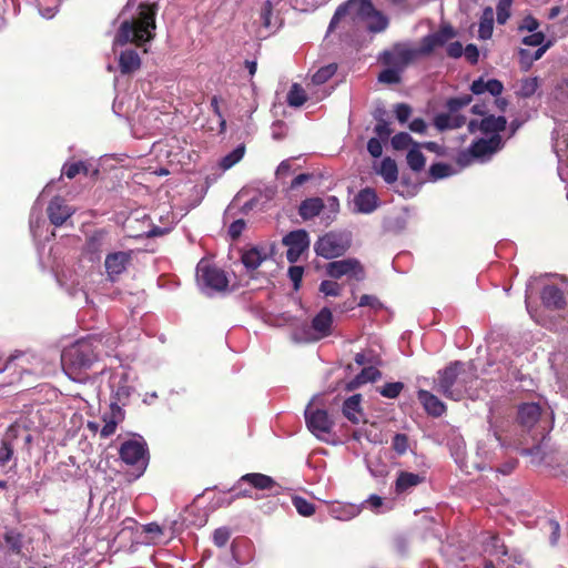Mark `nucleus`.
<instances>
[{
	"instance_id": "nucleus-1",
	"label": "nucleus",
	"mask_w": 568,
	"mask_h": 568,
	"mask_svg": "<svg viewBox=\"0 0 568 568\" xmlns=\"http://www.w3.org/2000/svg\"><path fill=\"white\" fill-rule=\"evenodd\" d=\"M477 378L473 363L452 362L438 371L435 389L449 399L460 400L469 393Z\"/></svg>"
},
{
	"instance_id": "nucleus-2",
	"label": "nucleus",
	"mask_w": 568,
	"mask_h": 568,
	"mask_svg": "<svg viewBox=\"0 0 568 568\" xmlns=\"http://www.w3.org/2000/svg\"><path fill=\"white\" fill-rule=\"evenodd\" d=\"M154 17V7L141 3L135 14L122 19L119 31L114 38V47L123 45L129 42L141 44L153 39L155 30Z\"/></svg>"
},
{
	"instance_id": "nucleus-3",
	"label": "nucleus",
	"mask_w": 568,
	"mask_h": 568,
	"mask_svg": "<svg viewBox=\"0 0 568 568\" xmlns=\"http://www.w3.org/2000/svg\"><path fill=\"white\" fill-rule=\"evenodd\" d=\"M345 17L352 21H364L371 32H382L388 26V19L381 11H377L371 0H348L339 6L328 26V31L336 28L337 23Z\"/></svg>"
},
{
	"instance_id": "nucleus-4",
	"label": "nucleus",
	"mask_w": 568,
	"mask_h": 568,
	"mask_svg": "<svg viewBox=\"0 0 568 568\" xmlns=\"http://www.w3.org/2000/svg\"><path fill=\"white\" fill-rule=\"evenodd\" d=\"M100 344V338L88 336L65 347L61 354L64 372L70 377L75 378L81 372L89 369L98 359L97 348Z\"/></svg>"
},
{
	"instance_id": "nucleus-5",
	"label": "nucleus",
	"mask_w": 568,
	"mask_h": 568,
	"mask_svg": "<svg viewBox=\"0 0 568 568\" xmlns=\"http://www.w3.org/2000/svg\"><path fill=\"white\" fill-rule=\"evenodd\" d=\"M196 277L199 286L206 294L223 292L229 285L225 272L205 261H201L197 264Z\"/></svg>"
},
{
	"instance_id": "nucleus-6",
	"label": "nucleus",
	"mask_w": 568,
	"mask_h": 568,
	"mask_svg": "<svg viewBox=\"0 0 568 568\" xmlns=\"http://www.w3.org/2000/svg\"><path fill=\"white\" fill-rule=\"evenodd\" d=\"M133 378L124 368L113 371L109 378V387L112 393L111 408H116L119 414L122 413L120 405H125L133 392Z\"/></svg>"
},
{
	"instance_id": "nucleus-7",
	"label": "nucleus",
	"mask_w": 568,
	"mask_h": 568,
	"mask_svg": "<svg viewBox=\"0 0 568 568\" xmlns=\"http://www.w3.org/2000/svg\"><path fill=\"white\" fill-rule=\"evenodd\" d=\"M501 146L503 141L500 135H491L489 139H479L471 143L467 151L458 155L457 162L463 166L468 165L471 159L485 162L500 150Z\"/></svg>"
},
{
	"instance_id": "nucleus-8",
	"label": "nucleus",
	"mask_w": 568,
	"mask_h": 568,
	"mask_svg": "<svg viewBox=\"0 0 568 568\" xmlns=\"http://www.w3.org/2000/svg\"><path fill=\"white\" fill-rule=\"evenodd\" d=\"M351 239L345 233L328 232L314 244V251L326 260L343 255L349 247Z\"/></svg>"
},
{
	"instance_id": "nucleus-9",
	"label": "nucleus",
	"mask_w": 568,
	"mask_h": 568,
	"mask_svg": "<svg viewBox=\"0 0 568 568\" xmlns=\"http://www.w3.org/2000/svg\"><path fill=\"white\" fill-rule=\"evenodd\" d=\"M308 430L321 440H326L331 434L334 422L325 409L316 408L310 403L304 412Z\"/></svg>"
},
{
	"instance_id": "nucleus-10",
	"label": "nucleus",
	"mask_w": 568,
	"mask_h": 568,
	"mask_svg": "<svg viewBox=\"0 0 568 568\" xmlns=\"http://www.w3.org/2000/svg\"><path fill=\"white\" fill-rule=\"evenodd\" d=\"M420 54L422 49H416L407 43H397L390 50L382 53V61L387 67L404 71Z\"/></svg>"
},
{
	"instance_id": "nucleus-11",
	"label": "nucleus",
	"mask_w": 568,
	"mask_h": 568,
	"mask_svg": "<svg viewBox=\"0 0 568 568\" xmlns=\"http://www.w3.org/2000/svg\"><path fill=\"white\" fill-rule=\"evenodd\" d=\"M471 97L465 95L462 98L450 99L447 103L449 113L439 114L435 118V125L440 131L447 129H457L465 124L466 118L457 114V111L463 106H466L470 103Z\"/></svg>"
},
{
	"instance_id": "nucleus-12",
	"label": "nucleus",
	"mask_w": 568,
	"mask_h": 568,
	"mask_svg": "<svg viewBox=\"0 0 568 568\" xmlns=\"http://www.w3.org/2000/svg\"><path fill=\"white\" fill-rule=\"evenodd\" d=\"M326 273L333 278L346 276L349 280L363 281L365 277L361 262L352 257L329 262L326 265Z\"/></svg>"
},
{
	"instance_id": "nucleus-13",
	"label": "nucleus",
	"mask_w": 568,
	"mask_h": 568,
	"mask_svg": "<svg viewBox=\"0 0 568 568\" xmlns=\"http://www.w3.org/2000/svg\"><path fill=\"white\" fill-rule=\"evenodd\" d=\"M568 293V282L560 278L544 285L540 298L542 305L548 310H561L566 305V294Z\"/></svg>"
},
{
	"instance_id": "nucleus-14",
	"label": "nucleus",
	"mask_w": 568,
	"mask_h": 568,
	"mask_svg": "<svg viewBox=\"0 0 568 568\" xmlns=\"http://www.w3.org/2000/svg\"><path fill=\"white\" fill-rule=\"evenodd\" d=\"M120 457L125 464L135 466L143 471L148 464L145 443L138 439L124 442L120 448Z\"/></svg>"
},
{
	"instance_id": "nucleus-15",
	"label": "nucleus",
	"mask_w": 568,
	"mask_h": 568,
	"mask_svg": "<svg viewBox=\"0 0 568 568\" xmlns=\"http://www.w3.org/2000/svg\"><path fill=\"white\" fill-rule=\"evenodd\" d=\"M283 244L287 246L286 258L290 263L298 261L301 255L310 246V237L305 230L292 231L283 237Z\"/></svg>"
},
{
	"instance_id": "nucleus-16",
	"label": "nucleus",
	"mask_w": 568,
	"mask_h": 568,
	"mask_svg": "<svg viewBox=\"0 0 568 568\" xmlns=\"http://www.w3.org/2000/svg\"><path fill=\"white\" fill-rule=\"evenodd\" d=\"M111 245L109 233L104 230L92 232L85 241L83 254L91 262H99L101 254Z\"/></svg>"
},
{
	"instance_id": "nucleus-17",
	"label": "nucleus",
	"mask_w": 568,
	"mask_h": 568,
	"mask_svg": "<svg viewBox=\"0 0 568 568\" xmlns=\"http://www.w3.org/2000/svg\"><path fill=\"white\" fill-rule=\"evenodd\" d=\"M131 262V253L119 251L109 253L105 256L104 267L108 278L112 282L116 281L118 277L125 272Z\"/></svg>"
},
{
	"instance_id": "nucleus-18",
	"label": "nucleus",
	"mask_w": 568,
	"mask_h": 568,
	"mask_svg": "<svg viewBox=\"0 0 568 568\" xmlns=\"http://www.w3.org/2000/svg\"><path fill=\"white\" fill-rule=\"evenodd\" d=\"M273 248L267 245L251 246L242 252L241 261L247 271L256 270L263 262L270 260Z\"/></svg>"
},
{
	"instance_id": "nucleus-19",
	"label": "nucleus",
	"mask_w": 568,
	"mask_h": 568,
	"mask_svg": "<svg viewBox=\"0 0 568 568\" xmlns=\"http://www.w3.org/2000/svg\"><path fill=\"white\" fill-rule=\"evenodd\" d=\"M333 314L328 307H323L312 321L314 336L306 337L303 341H317L332 333Z\"/></svg>"
},
{
	"instance_id": "nucleus-20",
	"label": "nucleus",
	"mask_w": 568,
	"mask_h": 568,
	"mask_svg": "<svg viewBox=\"0 0 568 568\" xmlns=\"http://www.w3.org/2000/svg\"><path fill=\"white\" fill-rule=\"evenodd\" d=\"M506 124L507 121L505 116L488 115L485 116L479 123L475 120H471L468 123V129L471 133L479 130L485 134L499 135L498 133L505 130Z\"/></svg>"
},
{
	"instance_id": "nucleus-21",
	"label": "nucleus",
	"mask_w": 568,
	"mask_h": 568,
	"mask_svg": "<svg viewBox=\"0 0 568 568\" xmlns=\"http://www.w3.org/2000/svg\"><path fill=\"white\" fill-rule=\"evenodd\" d=\"M456 36L450 26H443L437 32L426 36L422 41V54L430 53L435 48L442 47Z\"/></svg>"
},
{
	"instance_id": "nucleus-22",
	"label": "nucleus",
	"mask_w": 568,
	"mask_h": 568,
	"mask_svg": "<svg viewBox=\"0 0 568 568\" xmlns=\"http://www.w3.org/2000/svg\"><path fill=\"white\" fill-rule=\"evenodd\" d=\"M47 211L49 220L54 226L63 225L74 213V209L65 204L61 197H54Z\"/></svg>"
},
{
	"instance_id": "nucleus-23",
	"label": "nucleus",
	"mask_w": 568,
	"mask_h": 568,
	"mask_svg": "<svg viewBox=\"0 0 568 568\" xmlns=\"http://www.w3.org/2000/svg\"><path fill=\"white\" fill-rule=\"evenodd\" d=\"M354 205L358 213L369 214L378 206L376 192L371 187L361 190L354 197Z\"/></svg>"
},
{
	"instance_id": "nucleus-24",
	"label": "nucleus",
	"mask_w": 568,
	"mask_h": 568,
	"mask_svg": "<svg viewBox=\"0 0 568 568\" xmlns=\"http://www.w3.org/2000/svg\"><path fill=\"white\" fill-rule=\"evenodd\" d=\"M417 397L429 415L439 417L445 413V404L430 392L420 389L417 394Z\"/></svg>"
},
{
	"instance_id": "nucleus-25",
	"label": "nucleus",
	"mask_w": 568,
	"mask_h": 568,
	"mask_svg": "<svg viewBox=\"0 0 568 568\" xmlns=\"http://www.w3.org/2000/svg\"><path fill=\"white\" fill-rule=\"evenodd\" d=\"M470 90L476 95L489 92L493 97H498L501 94L504 85L496 79L485 81L483 78H479L471 83Z\"/></svg>"
},
{
	"instance_id": "nucleus-26",
	"label": "nucleus",
	"mask_w": 568,
	"mask_h": 568,
	"mask_svg": "<svg viewBox=\"0 0 568 568\" xmlns=\"http://www.w3.org/2000/svg\"><path fill=\"white\" fill-rule=\"evenodd\" d=\"M361 402V395L355 394L348 397L343 404V415L353 424H358L361 420H363Z\"/></svg>"
},
{
	"instance_id": "nucleus-27",
	"label": "nucleus",
	"mask_w": 568,
	"mask_h": 568,
	"mask_svg": "<svg viewBox=\"0 0 568 568\" xmlns=\"http://www.w3.org/2000/svg\"><path fill=\"white\" fill-rule=\"evenodd\" d=\"M119 67L123 74L132 73L140 69L141 59L136 50L126 49L119 55Z\"/></svg>"
},
{
	"instance_id": "nucleus-28",
	"label": "nucleus",
	"mask_w": 568,
	"mask_h": 568,
	"mask_svg": "<svg viewBox=\"0 0 568 568\" xmlns=\"http://www.w3.org/2000/svg\"><path fill=\"white\" fill-rule=\"evenodd\" d=\"M325 207V204L320 197H310L304 200L298 207V214L303 220H311L317 216L322 210Z\"/></svg>"
},
{
	"instance_id": "nucleus-29",
	"label": "nucleus",
	"mask_w": 568,
	"mask_h": 568,
	"mask_svg": "<svg viewBox=\"0 0 568 568\" xmlns=\"http://www.w3.org/2000/svg\"><path fill=\"white\" fill-rule=\"evenodd\" d=\"M540 417V406L536 403H527L519 407L518 418L524 426L531 427Z\"/></svg>"
},
{
	"instance_id": "nucleus-30",
	"label": "nucleus",
	"mask_w": 568,
	"mask_h": 568,
	"mask_svg": "<svg viewBox=\"0 0 568 568\" xmlns=\"http://www.w3.org/2000/svg\"><path fill=\"white\" fill-rule=\"evenodd\" d=\"M424 481V477L408 471H400L396 479V493L402 494L410 490Z\"/></svg>"
},
{
	"instance_id": "nucleus-31",
	"label": "nucleus",
	"mask_w": 568,
	"mask_h": 568,
	"mask_svg": "<svg viewBox=\"0 0 568 568\" xmlns=\"http://www.w3.org/2000/svg\"><path fill=\"white\" fill-rule=\"evenodd\" d=\"M240 480L246 481L251 484L254 488L260 490H270L276 485L275 480L272 477L260 473L246 474L242 476Z\"/></svg>"
},
{
	"instance_id": "nucleus-32",
	"label": "nucleus",
	"mask_w": 568,
	"mask_h": 568,
	"mask_svg": "<svg viewBox=\"0 0 568 568\" xmlns=\"http://www.w3.org/2000/svg\"><path fill=\"white\" fill-rule=\"evenodd\" d=\"M494 30V10L490 7H486L483 10L480 21H479V29H478V37L481 40H488L493 36Z\"/></svg>"
},
{
	"instance_id": "nucleus-33",
	"label": "nucleus",
	"mask_w": 568,
	"mask_h": 568,
	"mask_svg": "<svg viewBox=\"0 0 568 568\" xmlns=\"http://www.w3.org/2000/svg\"><path fill=\"white\" fill-rule=\"evenodd\" d=\"M376 172L384 179L388 184L394 183L398 178V170L396 162L390 158L382 160Z\"/></svg>"
},
{
	"instance_id": "nucleus-34",
	"label": "nucleus",
	"mask_w": 568,
	"mask_h": 568,
	"mask_svg": "<svg viewBox=\"0 0 568 568\" xmlns=\"http://www.w3.org/2000/svg\"><path fill=\"white\" fill-rule=\"evenodd\" d=\"M381 376H382V374L376 367H374V366L364 367L361 371V373L349 383V388L353 389L363 384H366L369 382H375L378 378H381Z\"/></svg>"
},
{
	"instance_id": "nucleus-35",
	"label": "nucleus",
	"mask_w": 568,
	"mask_h": 568,
	"mask_svg": "<svg viewBox=\"0 0 568 568\" xmlns=\"http://www.w3.org/2000/svg\"><path fill=\"white\" fill-rule=\"evenodd\" d=\"M420 148L422 145L419 143H414L406 156L407 165L415 172L422 171L425 166V158L420 152Z\"/></svg>"
},
{
	"instance_id": "nucleus-36",
	"label": "nucleus",
	"mask_w": 568,
	"mask_h": 568,
	"mask_svg": "<svg viewBox=\"0 0 568 568\" xmlns=\"http://www.w3.org/2000/svg\"><path fill=\"white\" fill-rule=\"evenodd\" d=\"M112 409V415L111 417H104V425L100 432V436L103 437V438H108L110 437L111 435H113L116 430V426H118V423L120 422L121 419V414H119L116 412V408H111Z\"/></svg>"
},
{
	"instance_id": "nucleus-37",
	"label": "nucleus",
	"mask_w": 568,
	"mask_h": 568,
	"mask_svg": "<svg viewBox=\"0 0 568 568\" xmlns=\"http://www.w3.org/2000/svg\"><path fill=\"white\" fill-rule=\"evenodd\" d=\"M286 100H287L288 105H291V106H295V108L301 106L306 101L305 91L303 90V88L300 84L294 83L287 93Z\"/></svg>"
},
{
	"instance_id": "nucleus-38",
	"label": "nucleus",
	"mask_w": 568,
	"mask_h": 568,
	"mask_svg": "<svg viewBox=\"0 0 568 568\" xmlns=\"http://www.w3.org/2000/svg\"><path fill=\"white\" fill-rule=\"evenodd\" d=\"M244 153H245L244 145H239L232 152H230L229 154L223 156L221 160V163H220L221 166L223 168V170H229L233 165H235L237 162H240L242 160V158L244 156Z\"/></svg>"
},
{
	"instance_id": "nucleus-39",
	"label": "nucleus",
	"mask_w": 568,
	"mask_h": 568,
	"mask_svg": "<svg viewBox=\"0 0 568 568\" xmlns=\"http://www.w3.org/2000/svg\"><path fill=\"white\" fill-rule=\"evenodd\" d=\"M292 504L301 516L308 517L315 513L314 505L301 496H294Z\"/></svg>"
},
{
	"instance_id": "nucleus-40",
	"label": "nucleus",
	"mask_w": 568,
	"mask_h": 568,
	"mask_svg": "<svg viewBox=\"0 0 568 568\" xmlns=\"http://www.w3.org/2000/svg\"><path fill=\"white\" fill-rule=\"evenodd\" d=\"M390 143L394 150L400 151L408 148H413L414 143L416 142L412 139V136L408 133L400 132L392 138Z\"/></svg>"
},
{
	"instance_id": "nucleus-41",
	"label": "nucleus",
	"mask_w": 568,
	"mask_h": 568,
	"mask_svg": "<svg viewBox=\"0 0 568 568\" xmlns=\"http://www.w3.org/2000/svg\"><path fill=\"white\" fill-rule=\"evenodd\" d=\"M403 71L393 68L387 67L385 70H383L378 75V81L382 83L387 84H396L400 82V74Z\"/></svg>"
},
{
	"instance_id": "nucleus-42",
	"label": "nucleus",
	"mask_w": 568,
	"mask_h": 568,
	"mask_svg": "<svg viewBox=\"0 0 568 568\" xmlns=\"http://www.w3.org/2000/svg\"><path fill=\"white\" fill-rule=\"evenodd\" d=\"M538 85L537 78H526L520 82L518 94L523 98H529L537 91Z\"/></svg>"
},
{
	"instance_id": "nucleus-43",
	"label": "nucleus",
	"mask_w": 568,
	"mask_h": 568,
	"mask_svg": "<svg viewBox=\"0 0 568 568\" xmlns=\"http://www.w3.org/2000/svg\"><path fill=\"white\" fill-rule=\"evenodd\" d=\"M336 72V65L328 64L318 69L312 77V81L315 84H323L331 79Z\"/></svg>"
},
{
	"instance_id": "nucleus-44",
	"label": "nucleus",
	"mask_w": 568,
	"mask_h": 568,
	"mask_svg": "<svg viewBox=\"0 0 568 568\" xmlns=\"http://www.w3.org/2000/svg\"><path fill=\"white\" fill-rule=\"evenodd\" d=\"M358 514L354 506H337L332 508V515L338 520H349Z\"/></svg>"
},
{
	"instance_id": "nucleus-45",
	"label": "nucleus",
	"mask_w": 568,
	"mask_h": 568,
	"mask_svg": "<svg viewBox=\"0 0 568 568\" xmlns=\"http://www.w3.org/2000/svg\"><path fill=\"white\" fill-rule=\"evenodd\" d=\"M513 0H499L496 7L497 22L505 24L510 17Z\"/></svg>"
},
{
	"instance_id": "nucleus-46",
	"label": "nucleus",
	"mask_w": 568,
	"mask_h": 568,
	"mask_svg": "<svg viewBox=\"0 0 568 568\" xmlns=\"http://www.w3.org/2000/svg\"><path fill=\"white\" fill-rule=\"evenodd\" d=\"M454 173L453 168L445 163H435L429 169V174L434 180L448 178Z\"/></svg>"
},
{
	"instance_id": "nucleus-47",
	"label": "nucleus",
	"mask_w": 568,
	"mask_h": 568,
	"mask_svg": "<svg viewBox=\"0 0 568 568\" xmlns=\"http://www.w3.org/2000/svg\"><path fill=\"white\" fill-rule=\"evenodd\" d=\"M403 388H404V384L400 382L386 383L379 389V394L386 398L394 399L399 396Z\"/></svg>"
},
{
	"instance_id": "nucleus-48",
	"label": "nucleus",
	"mask_w": 568,
	"mask_h": 568,
	"mask_svg": "<svg viewBox=\"0 0 568 568\" xmlns=\"http://www.w3.org/2000/svg\"><path fill=\"white\" fill-rule=\"evenodd\" d=\"M485 551L489 555H503L506 556L508 554L505 545L501 542L500 538L498 536H491L489 538V541L487 542V546L485 548Z\"/></svg>"
},
{
	"instance_id": "nucleus-49",
	"label": "nucleus",
	"mask_w": 568,
	"mask_h": 568,
	"mask_svg": "<svg viewBox=\"0 0 568 568\" xmlns=\"http://www.w3.org/2000/svg\"><path fill=\"white\" fill-rule=\"evenodd\" d=\"M320 292L325 296H339L342 292V285L335 281L325 280L320 284Z\"/></svg>"
},
{
	"instance_id": "nucleus-50",
	"label": "nucleus",
	"mask_w": 568,
	"mask_h": 568,
	"mask_svg": "<svg viewBox=\"0 0 568 568\" xmlns=\"http://www.w3.org/2000/svg\"><path fill=\"white\" fill-rule=\"evenodd\" d=\"M364 506L375 513H384L390 507H384V499L377 495H371L365 501Z\"/></svg>"
},
{
	"instance_id": "nucleus-51",
	"label": "nucleus",
	"mask_w": 568,
	"mask_h": 568,
	"mask_svg": "<svg viewBox=\"0 0 568 568\" xmlns=\"http://www.w3.org/2000/svg\"><path fill=\"white\" fill-rule=\"evenodd\" d=\"M81 171L87 173V166L83 162L67 163L62 169V173L69 179L75 178Z\"/></svg>"
},
{
	"instance_id": "nucleus-52",
	"label": "nucleus",
	"mask_w": 568,
	"mask_h": 568,
	"mask_svg": "<svg viewBox=\"0 0 568 568\" xmlns=\"http://www.w3.org/2000/svg\"><path fill=\"white\" fill-rule=\"evenodd\" d=\"M278 3V1L273 2L272 0H265L262 9H261V19L263 24L268 28L271 26V18L273 14L274 7Z\"/></svg>"
},
{
	"instance_id": "nucleus-53",
	"label": "nucleus",
	"mask_w": 568,
	"mask_h": 568,
	"mask_svg": "<svg viewBox=\"0 0 568 568\" xmlns=\"http://www.w3.org/2000/svg\"><path fill=\"white\" fill-rule=\"evenodd\" d=\"M392 446L398 455L405 454L408 449V437L405 434H396L393 438Z\"/></svg>"
},
{
	"instance_id": "nucleus-54",
	"label": "nucleus",
	"mask_w": 568,
	"mask_h": 568,
	"mask_svg": "<svg viewBox=\"0 0 568 568\" xmlns=\"http://www.w3.org/2000/svg\"><path fill=\"white\" fill-rule=\"evenodd\" d=\"M545 34L540 31L531 32V34L523 38V43L528 47H539L545 42Z\"/></svg>"
},
{
	"instance_id": "nucleus-55",
	"label": "nucleus",
	"mask_w": 568,
	"mask_h": 568,
	"mask_svg": "<svg viewBox=\"0 0 568 568\" xmlns=\"http://www.w3.org/2000/svg\"><path fill=\"white\" fill-rule=\"evenodd\" d=\"M6 542L10 546L13 551H20L21 537L16 530H8L4 535Z\"/></svg>"
},
{
	"instance_id": "nucleus-56",
	"label": "nucleus",
	"mask_w": 568,
	"mask_h": 568,
	"mask_svg": "<svg viewBox=\"0 0 568 568\" xmlns=\"http://www.w3.org/2000/svg\"><path fill=\"white\" fill-rule=\"evenodd\" d=\"M374 131L377 134L378 139L381 140H386L392 134L389 123L383 119H378V122L375 125Z\"/></svg>"
},
{
	"instance_id": "nucleus-57",
	"label": "nucleus",
	"mask_w": 568,
	"mask_h": 568,
	"mask_svg": "<svg viewBox=\"0 0 568 568\" xmlns=\"http://www.w3.org/2000/svg\"><path fill=\"white\" fill-rule=\"evenodd\" d=\"M304 268L302 266H291L288 268L290 280L293 282L294 290H298L303 278Z\"/></svg>"
},
{
	"instance_id": "nucleus-58",
	"label": "nucleus",
	"mask_w": 568,
	"mask_h": 568,
	"mask_svg": "<svg viewBox=\"0 0 568 568\" xmlns=\"http://www.w3.org/2000/svg\"><path fill=\"white\" fill-rule=\"evenodd\" d=\"M230 539V531L227 528H217L213 534V541L217 547H223Z\"/></svg>"
},
{
	"instance_id": "nucleus-59",
	"label": "nucleus",
	"mask_w": 568,
	"mask_h": 568,
	"mask_svg": "<svg viewBox=\"0 0 568 568\" xmlns=\"http://www.w3.org/2000/svg\"><path fill=\"white\" fill-rule=\"evenodd\" d=\"M539 28V21L532 16L524 18L521 24L518 27L519 31L535 32Z\"/></svg>"
},
{
	"instance_id": "nucleus-60",
	"label": "nucleus",
	"mask_w": 568,
	"mask_h": 568,
	"mask_svg": "<svg viewBox=\"0 0 568 568\" xmlns=\"http://www.w3.org/2000/svg\"><path fill=\"white\" fill-rule=\"evenodd\" d=\"M412 109L405 103H399L395 106V114L400 123H405L410 116Z\"/></svg>"
},
{
	"instance_id": "nucleus-61",
	"label": "nucleus",
	"mask_w": 568,
	"mask_h": 568,
	"mask_svg": "<svg viewBox=\"0 0 568 568\" xmlns=\"http://www.w3.org/2000/svg\"><path fill=\"white\" fill-rule=\"evenodd\" d=\"M367 151L374 158H379L383 153L382 142L377 138H371L367 142Z\"/></svg>"
},
{
	"instance_id": "nucleus-62",
	"label": "nucleus",
	"mask_w": 568,
	"mask_h": 568,
	"mask_svg": "<svg viewBox=\"0 0 568 568\" xmlns=\"http://www.w3.org/2000/svg\"><path fill=\"white\" fill-rule=\"evenodd\" d=\"M12 455V446L9 443L3 442L0 446V465H4L6 463H8L11 459Z\"/></svg>"
},
{
	"instance_id": "nucleus-63",
	"label": "nucleus",
	"mask_w": 568,
	"mask_h": 568,
	"mask_svg": "<svg viewBox=\"0 0 568 568\" xmlns=\"http://www.w3.org/2000/svg\"><path fill=\"white\" fill-rule=\"evenodd\" d=\"M463 54H465L466 59L471 63L476 64L479 58V51L475 44H467L464 49Z\"/></svg>"
},
{
	"instance_id": "nucleus-64",
	"label": "nucleus",
	"mask_w": 568,
	"mask_h": 568,
	"mask_svg": "<svg viewBox=\"0 0 568 568\" xmlns=\"http://www.w3.org/2000/svg\"><path fill=\"white\" fill-rule=\"evenodd\" d=\"M358 306H361V307L369 306V307L376 310L377 307L381 306V303L376 296L364 294L359 298Z\"/></svg>"
}]
</instances>
